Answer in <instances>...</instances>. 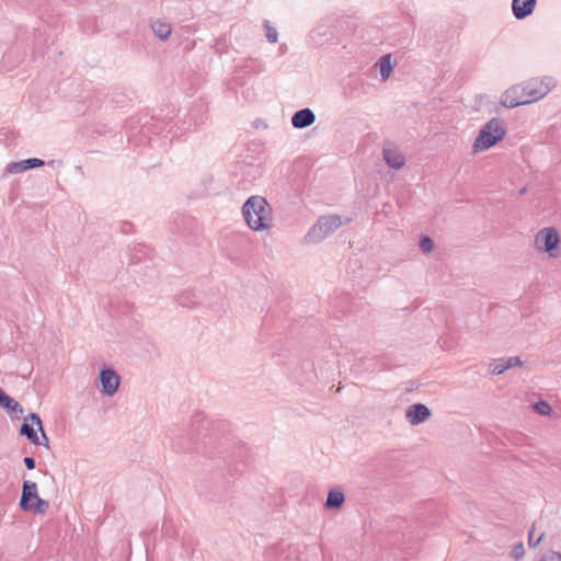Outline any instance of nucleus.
<instances>
[{
    "label": "nucleus",
    "instance_id": "obj_33",
    "mask_svg": "<svg viewBox=\"0 0 561 561\" xmlns=\"http://www.w3.org/2000/svg\"><path fill=\"white\" fill-rule=\"evenodd\" d=\"M231 84H232V87H233V85H242V84H243V82H242L241 78H239V77H234V78H233V80H232V82H231Z\"/></svg>",
    "mask_w": 561,
    "mask_h": 561
},
{
    "label": "nucleus",
    "instance_id": "obj_31",
    "mask_svg": "<svg viewBox=\"0 0 561 561\" xmlns=\"http://www.w3.org/2000/svg\"><path fill=\"white\" fill-rule=\"evenodd\" d=\"M23 462L28 470H33L35 468V459L33 457H25Z\"/></svg>",
    "mask_w": 561,
    "mask_h": 561
},
{
    "label": "nucleus",
    "instance_id": "obj_13",
    "mask_svg": "<svg viewBox=\"0 0 561 561\" xmlns=\"http://www.w3.org/2000/svg\"><path fill=\"white\" fill-rule=\"evenodd\" d=\"M344 501L345 495L343 491L340 488H334L329 491L324 505L329 510H337L343 505Z\"/></svg>",
    "mask_w": 561,
    "mask_h": 561
},
{
    "label": "nucleus",
    "instance_id": "obj_16",
    "mask_svg": "<svg viewBox=\"0 0 561 561\" xmlns=\"http://www.w3.org/2000/svg\"><path fill=\"white\" fill-rule=\"evenodd\" d=\"M379 68H380V76H381V79L383 81L388 80L391 72H392V64H391V55L390 54H387V55H383L379 61Z\"/></svg>",
    "mask_w": 561,
    "mask_h": 561
},
{
    "label": "nucleus",
    "instance_id": "obj_34",
    "mask_svg": "<svg viewBox=\"0 0 561 561\" xmlns=\"http://www.w3.org/2000/svg\"><path fill=\"white\" fill-rule=\"evenodd\" d=\"M242 95L244 96V99H249V95L245 94L243 91H242Z\"/></svg>",
    "mask_w": 561,
    "mask_h": 561
},
{
    "label": "nucleus",
    "instance_id": "obj_28",
    "mask_svg": "<svg viewBox=\"0 0 561 561\" xmlns=\"http://www.w3.org/2000/svg\"><path fill=\"white\" fill-rule=\"evenodd\" d=\"M252 126L256 129H266L268 127L267 123L262 119V118H257L255 119L253 123H252Z\"/></svg>",
    "mask_w": 561,
    "mask_h": 561
},
{
    "label": "nucleus",
    "instance_id": "obj_27",
    "mask_svg": "<svg viewBox=\"0 0 561 561\" xmlns=\"http://www.w3.org/2000/svg\"><path fill=\"white\" fill-rule=\"evenodd\" d=\"M540 561H561V553L550 551V552L543 554L541 557Z\"/></svg>",
    "mask_w": 561,
    "mask_h": 561
},
{
    "label": "nucleus",
    "instance_id": "obj_24",
    "mask_svg": "<svg viewBox=\"0 0 561 561\" xmlns=\"http://www.w3.org/2000/svg\"><path fill=\"white\" fill-rule=\"evenodd\" d=\"M525 554L524 545L522 542L515 545L511 551V557L515 560H519Z\"/></svg>",
    "mask_w": 561,
    "mask_h": 561
},
{
    "label": "nucleus",
    "instance_id": "obj_18",
    "mask_svg": "<svg viewBox=\"0 0 561 561\" xmlns=\"http://www.w3.org/2000/svg\"><path fill=\"white\" fill-rule=\"evenodd\" d=\"M21 162L23 164L24 171L34 169V168H38V167H43L45 164L44 160L38 159V158H28V159L22 160Z\"/></svg>",
    "mask_w": 561,
    "mask_h": 561
},
{
    "label": "nucleus",
    "instance_id": "obj_25",
    "mask_svg": "<svg viewBox=\"0 0 561 561\" xmlns=\"http://www.w3.org/2000/svg\"><path fill=\"white\" fill-rule=\"evenodd\" d=\"M178 304L183 307H191L194 302L191 299L190 293H183L178 297Z\"/></svg>",
    "mask_w": 561,
    "mask_h": 561
},
{
    "label": "nucleus",
    "instance_id": "obj_6",
    "mask_svg": "<svg viewBox=\"0 0 561 561\" xmlns=\"http://www.w3.org/2000/svg\"><path fill=\"white\" fill-rule=\"evenodd\" d=\"M559 243V233L553 227L542 228L535 237L536 248L539 251L549 253L550 256H556L553 252L558 249Z\"/></svg>",
    "mask_w": 561,
    "mask_h": 561
},
{
    "label": "nucleus",
    "instance_id": "obj_1",
    "mask_svg": "<svg viewBox=\"0 0 561 561\" xmlns=\"http://www.w3.org/2000/svg\"><path fill=\"white\" fill-rule=\"evenodd\" d=\"M242 217L248 227L256 232H263V244L273 248L272 222L273 214L266 199L259 195L250 196L242 206Z\"/></svg>",
    "mask_w": 561,
    "mask_h": 561
},
{
    "label": "nucleus",
    "instance_id": "obj_10",
    "mask_svg": "<svg viewBox=\"0 0 561 561\" xmlns=\"http://www.w3.org/2000/svg\"><path fill=\"white\" fill-rule=\"evenodd\" d=\"M316 121L314 113L306 107L297 111L291 117V124L295 128L302 129L312 125Z\"/></svg>",
    "mask_w": 561,
    "mask_h": 561
},
{
    "label": "nucleus",
    "instance_id": "obj_32",
    "mask_svg": "<svg viewBox=\"0 0 561 561\" xmlns=\"http://www.w3.org/2000/svg\"><path fill=\"white\" fill-rule=\"evenodd\" d=\"M541 538H542V535L537 539V541H536V542H534V543H533V541H534V538H533V531H530V533H529V538H528L529 545H530V546H531V545H533V546H537V545L539 543V541L541 540Z\"/></svg>",
    "mask_w": 561,
    "mask_h": 561
},
{
    "label": "nucleus",
    "instance_id": "obj_19",
    "mask_svg": "<svg viewBox=\"0 0 561 561\" xmlns=\"http://www.w3.org/2000/svg\"><path fill=\"white\" fill-rule=\"evenodd\" d=\"M265 27V37L270 43H276L278 39V32L275 27H272L268 23V21H265L264 23Z\"/></svg>",
    "mask_w": 561,
    "mask_h": 561
},
{
    "label": "nucleus",
    "instance_id": "obj_11",
    "mask_svg": "<svg viewBox=\"0 0 561 561\" xmlns=\"http://www.w3.org/2000/svg\"><path fill=\"white\" fill-rule=\"evenodd\" d=\"M536 7V0H513L512 10L516 19L523 20L530 15Z\"/></svg>",
    "mask_w": 561,
    "mask_h": 561
},
{
    "label": "nucleus",
    "instance_id": "obj_22",
    "mask_svg": "<svg viewBox=\"0 0 561 561\" xmlns=\"http://www.w3.org/2000/svg\"><path fill=\"white\" fill-rule=\"evenodd\" d=\"M33 504V508H35L38 513H44L48 510L49 503L46 500L37 497Z\"/></svg>",
    "mask_w": 561,
    "mask_h": 561
},
{
    "label": "nucleus",
    "instance_id": "obj_5",
    "mask_svg": "<svg viewBox=\"0 0 561 561\" xmlns=\"http://www.w3.org/2000/svg\"><path fill=\"white\" fill-rule=\"evenodd\" d=\"M20 434L34 445L48 446V437L44 432L42 420L36 413H30L24 419Z\"/></svg>",
    "mask_w": 561,
    "mask_h": 561
},
{
    "label": "nucleus",
    "instance_id": "obj_17",
    "mask_svg": "<svg viewBox=\"0 0 561 561\" xmlns=\"http://www.w3.org/2000/svg\"><path fill=\"white\" fill-rule=\"evenodd\" d=\"M489 367H490V373L493 375H501L508 369L505 358H500V359L491 363L489 365Z\"/></svg>",
    "mask_w": 561,
    "mask_h": 561
},
{
    "label": "nucleus",
    "instance_id": "obj_14",
    "mask_svg": "<svg viewBox=\"0 0 561 561\" xmlns=\"http://www.w3.org/2000/svg\"><path fill=\"white\" fill-rule=\"evenodd\" d=\"M151 28L157 37H159L162 41H165L169 38V36L172 33V26L169 22L164 20H156L151 24Z\"/></svg>",
    "mask_w": 561,
    "mask_h": 561
},
{
    "label": "nucleus",
    "instance_id": "obj_26",
    "mask_svg": "<svg viewBox=\"0 0 561 561\" xmlns=\"http://www.w3.org/2000/svg\"><path fill=\"white\" fill-rule=\"evenodd\" d=\"M505 360H506V365H507L508 369L514 368V367H519L523 365V360L518 356L507 357V358H505Z\"/></svg>",
    "mask_w": 561,
    "mask_h": 561
},
{
    "label": "nucleus",
    "instance_id": "obj_4",
    "mask_svg": "<svg viewBox=\"0 0 561 561\" xmlns=\"http://www.w3.org/2000/svg\"><path fill=\"white\" fill-rule=\"evenodd\" d=\"M342 224L343 220L339 215L321 216L305 236V241L307 243H319L335 232Z\"/></svg>",
    "mask_w": 561,
    "mask_h": 561
},
{
    "label": "nucleus",
    "instance_id": "obj_8",
    "mask_svg": "<svg viewBox=\"0 0 561 561\" xmlns=\"http://www.w3.org/2000/svg\"><path fill=\"white\" fill-rule=\"evenodd\" d=\"M432 415L431 410L423 403L410 405L405 412V419L411 425H419L427 421Z\"/></svg>",
    "mask_w": 561,
    "mask_h": 561
},
{
    "label": "nucleus",
    "instance_id": "obj_7",
    "mask_svg": "<svg viewBox=\"0 0 561 561\" xmlns=\"http://www.w3.org/2000/svg\"><path fill=\"white\" fill-rule=\"evenodd\" d=\"M100 381L102 385V392L105 396H113L119 386L118 375L111 368H103L100 371Z\"/></svg>",
    "mask_w": 561,
    "mask_h": 561
},
{
    "label": "nucleus",
    "instance_id": "obj_20",
    "mask_svg": "<svg viewBox=\"0 0 561 561\" xmlns=\"http://www.w3.org/2000/svg\"><path fill=\"white\" fill-rule=\"evenodd\" d=\"M420 249L423 253H431L434 249V242L428 236H423L420 240Z\"/></svg>",
    "mask_w": 561,
    "mask_h": 561
},
{
    "label": "nucleus",
    "instance_id": "obj_35",
    "mask_svg": "<svg viewBox=\"0 0 561 561\" xmlns=\"http://www.w3.org/2000/svg\"><path fill=\"white\" fill-rule=\"evenodd\" d=\"M2 391V389L0 388V392Z\"/></svg>",
    "mask_w": 561,
    "mask_h": 561
},
{
    "label": "nucleus",
    "instance_id": "obj_21",
    "mask_svg": "<svg viewBox=\"0 0 561 561\" xmlns=\"http://www.w3.org/2000/svg\"><path fill=\"white\" fill-rule=\"evenodd\" d=\"M24 172L23 164L21 161L19 162H10L5 167L4 174H18Z\"/></svg>",
    "mask_w": 561,
    "mask_h": 561
},
{
    "label": "nucleus",
    "instance_id": "obj_2",
    "mask_svg": "<svg viewBox=\"0 0 561 561\" xmlns=\"http://www.w3.org/2000/svg\"><path fill=\"white\" fill-rule=\"evenodd\" d=\"M552 84V78L543 79L533 78L520 84L508 88L501 96V104L508 108H514L524 104L538 101L543 98Z\"/></svg>",
    "mask_w": 561,
    "mask_h": 561
},
{
    "label": "nucleus",
    "instance_id": "obj_29",
    "mask_svg": "<svg viewBox=\"0 0 561 561\" xmlns=\"http://www.w3.org/2000/svg\"><path fill=\"white\" fill-rule=\"evenodd\" d=\"M287 558L290 560V561H298V550L297 548H291L289 547L288 548V554H287Z\"/></svg>",
    "mask_w": 561,
    "mask_h": 561
},
{
    "label": "nucleus",
    "instance_id": "obj_30",
    "mask_svg": "<svg viewBox=\"0 0 561 561\" xmlns=\"http://www.w3.org/2000/svg\"><path fill=\"white\" fill-rule=\"evenodd\" d=\"M329 34H331V33L329 32V28L323 30V32H320L319 30H313V31H312V33H311V37H312V39H313L317 44H321V42H320V41H317L316 36H317V35H329Z\"/></svg>",
    "mask_w": 561,
    "mask_h": 561
},
{
    "label": "nucleus",
    "instance_id": "obj_15",
    "mask_svg": "<svg viewBox=\"0 0 561 561\" xmlns=\"http://www.w3.org/2000/svg\"><path fill=\"white\" fill-rule=\"evenodd\" d=\"M0 407L5 409L8 412H14L22 414L24 412L23 407L7 394L3 390L0 392Z\"/></svg>",
    "mask_w": 561,
    "mask_h": 561
},
{
    "label": "nucleus",
    "instance_id": "obj_9",
    "mask_svg": "<svg viewBox=\"0 0 561 561\" xmlns=\"http://www.w3.org/2000/svg\"><path fill=\"white\" fill-rule=\"evenodd\" d=\"M38 496L37 484L33 481L25 480L23 482L22 495L20 500V507L23 511H30L33 508L31 501H35Z\"/></svg>",
    "mask_w": 561,
    "mask_h": 561
},
{
    "label": "nucleus",
    "instance_id": "obj_12",
    "mask_svg": "<svg viewBox=\"0 0 561 561\" xmlns=\"http://www.w3.org/2000/svg\"><path fill=\"white\" fill-rule=\"evenodd\" d=\"M386 163L392 169H401L405 164L404 156L397 149L385 148L382 151Z\"/></svg>",
    "mask_w": 561,
    "mask_h": 561
},
{
    "label": "nucleus",
    "instance_id": "obj_23",
    "mask_svg": "<svg viewBox=\"0 0 561 561\" xmlns=\"http://www.w3.org/2000/svg\"><path fill=\"white\" fill-rule=\"evenodd\" d=\"M536 411L541 415H549L551 412V407L546 401H539L535 404Z\"/></svg>",
    "mask_w": 561,
    "mask_h": 561
},
{
    "label": "nucleus",
    "instance_id": "obj_3",
    "mask_svg": "<svg viewBox=\"0 0 561 561\" xmlns=\"http://www.w3.org/2000/svg\"><path fill=\"white\" fill-rule=\"evenodd\" d=\"M505 135L506 129L503 121L497 117L491 118L480 129L479 135L473 142V151L479 152L493 147L502 140Z\"/></svg>",
    "mask_w": 561,
    "mask_h": 561
}]
</instances>
